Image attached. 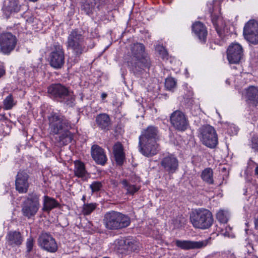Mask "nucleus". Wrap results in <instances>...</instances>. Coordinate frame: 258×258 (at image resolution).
I'll return each instance as SVG.
<instances>
[{
    "label": "nucleus",
    "mask_w": 258,
    "mask_h": 258,
    "mask_svg": "<svg viewBox=\"0 0 258 258\" xmlns=\"http://www.w3.org/2000/svg\"><path fill=\"white\" fill-rule=\"evenodd\" d=\"M49 129L52 135H57L56 140L61 145H67L73 139V134L70 131L71 122L61 113L52 112L48 116Z\"/></svg>",
    "instance_id": "nucleus-1"
},
{
    "label": "nucleus",
    "mask_w": 258,
    "mask_h": 258,
    "mask_svg": "<svg viewBox=\"0 0 258 258\" xmlns=\"http://www.w3.org/2000/svg\"><path fill=\"white\" fill-rule=\"evenodd\" d=\"M128 54L127 66L135 73L150 69L152 61L143 43L137 42L131 44Z\"/></svg>",
    "instance_id": "nucleus-2"
},
{
    "label": "nucleus",
    "mask_w": 258,
    "mask_h": 258,
    "mask_svg": "<svg viewBox=\"0 0 258 258\" xmlns=\"http://www.w3.org/2000/svg\"><path fill=\"white\" fill-rule=\"evenodd\" d=\"M160 140L159 131L157 127L150 125L142 131L139 137V150L144 156L150 157L157 154Z\"/></svg>",
    "instance_id": "nucleus-3"
},
{
    "label": "nucleus",
    "mask_w": 258,
    "mask_h": 258,
    "mask_svg": "<svg viewBox=\"0 0 258 258\" xmlns=\"http://www.w3.org/2000/svg\"><path fill=\"white\" fill-rule=\"evenodd\" d=\"M94 45V43L91 45H87L85 36L78 29H73L69 33L66 46L68 49L72 51L76 57H80L89 49L93 48Z\"/></svg>",
    "instance_id": "nucleus-4"
},
{
    "label": "nucleus",
    "mask_w": 258,
    "mask_h": 258,
    "mask_svg": "<svg viewBox=\"0 0 258 258\" xmlns=\"http://www.w3.org/2000/svg\"><path fill=\"white\" fill-rule=\"evenodd\" d=\"M49 97L54 100L73 106L75 101L74 92L69 87L60 83H54L47 87Z\"/></svg>",
    "instance_id": "nucleus-5"
},
{
    "label": "nucleus",
    "mask_w": 258,
    "mask_h": 258,
    "mask_svg": "<svg viewBox=\"0 0 258 258\" xmlns=\"http://www.w3.org/2000/svg\"><path fill=\"white\" fill-rule=\"evenodd\" d=\"M103 222L108 230H115L124 228L131 223L130 218L120 212L111 211L104 216Z\"/></svg>",
    "instance_id": "nucleus-6"
},
{
    "label": "nucleus",
    "mask_w": 258,
    "mask_h": 258,
    "mask_svg": "<svg viewBox=\"0 0 258 258\" xmlns=\"http://www.w3.org/2000/svg\"><path fill=\"white\" fill-rule=\"evenodd\" d=\"M190 220L195 228L205 230L211 227L214 218L209 210L201 208L192 212L190 215Z\"/></svg>",
    "instance_id": "nucleus-7"
},
{
    "label": "nucleus",
    "mask_w": 258,
    "mask_h": 258,
    "mask_svg": "<svg viewBox=\"0 0 258 258\" xmlns=\"http://www.w3.org/2000/svg\"><path fill=\"white\" fill-rule=\"evenodd\" d=\"M39 194L35 192L29 194L23 202L21 211L23 215L28 219L33 218L40 208Z\"/></svg>",
    "instance_id": "nucleus-8"
},
{
    "label": "nucleus",
    "mask_w": 258,
    "mask_h": 258,
    "mask_svg": "<svg viewBox=\"0 0 258 258\" xmlns=\"http://www.w3.org/2000/svg\"><path fill=\"white\" fill-rule=\"evenodd\" d=\"M50 66L55 69H60L64 64V52L62 45L58 43H54L51 47L49 55Z\"/></svg>",
    "instance_id": "nucleus-9"
},
{
    "label": "nucleus",
    "mask_w": 258,
    "mask_h": 258,
    "mask_svg": "<svg viewBox=\"0 0 258 258\" xmlns=\"http://www.w3.org/2000/svg\"><path fill=\"white\" fill-rule=\"evenodd\" d=\"M200 131L203 144L211 149L215 148L218 143V139L215 128L210 125H206L202 126Z\"/></svg>",
    "instance_id": "nucleus-10"
},
{
    "label": "nucleus",
    "mask_w": 258,
    "mask_h": 258,
    "mask_svg": "<svg viewBox=\"0 0 258 258\" xmlns=\"http://www.w3.org/2000/svg\"><path fill=\"white\" fill-rule=\"evenodd\" d=\"M17 43L16 37L11 33H4L0 35V52L9 55L16 47Z\"/></svg>",
    "instance_id": "nucleus-11"
},
{
    "label": "nucleus",
    "mask_w": 258,
    "mask_h": 258,
    "mask_svg": "<svg viewBox=\"0 0 258 258\" xmlns=\"http://www.w3.org/2000/svg\"><path fill=\"white\" fill-rule=\"evenodd\" d=\"M243 36L249 43L258 44V22L255 20H250L244 25Z\"/></svg>",
    "instance_id": "nucleus-12"
},
{
    "label": "nucleus",
    "mask_w": 258,
    "mask_h": 258,
    "mask_svg": "<svg viewBox=\"0 0 258 258\" xmlns=\"http://www.w3.org/2000/svg\"><path fill=\"white\" fill-rule=\"evenodd\" d=\"M170 122L173 127L179 131L184 132L189 126V121L185 114L180 110H175L170 116Z\"/></svg>",
    "instance_id": "nucleus-13"
},
{
    "label": "nucleus",
    "mask_w": 258,
    "mask_h": 258,
    "mask_svg": "<svg viewBox=\"0 0 258 258\" xmlns=\"http://www.w3.org/2000/svg\"><path fill=\"white\" fill-rule=\"evenodd\" d=\"M108 0H82L81 9L89 15L107 8Z\"/></svg>",
    "instance_id": "nucleus-14"
},
{
    "label": "nucleus",
    "mask_w": 258,
    "mask_h": 258,
    "mask_svg": "<svg viewBox=\"0 0 258 258\" xmlns=\"http://www.w3.org/2000/svg\"><path fill=\"white\" fill-rule=\"evenodd\" d=\"M38 244L42 249L49 252H55L57 244L53 236L48 233L43 232L38 237Z\"/></svg>",
    "instance_id": "nucleus-15"
},
{
    "label": "nucleus",
    "mask_w": 258,
    "mask_h": 258,
    "mask_svg": "<svg viewBox=\"0 0 258 258\" xmlns=\"http://www.w3.org/2000/svg\"><path fill=\"white\" fill-rule=\"evenodd\" d=\"M243 56L242 46L238 43L230 44L227 50V57L230 63H238Z\"/></svg>",
    "instance_id": "nucleus-16"
},
{
    "label": "nucleus",
    "mask_w": 258,
    "mask_h": 258,
    "mask_svg": "<svg viewBox=\"0 0 258 258\" xmlns=\"http://www.w3.org/2000/svg\"><path fill=\"white\" fill-rule=\"evenodd\" d=\"M211 240V237H209L206 239L200 241L176 240L175 243L177 247L182 249L189 250L203 248L209 244Z\"/></svg>",
    "instance_id": "nucleus-17"
},
{
    "label": "nucleus",
    "mask_w": 258,
    "mask_h": 258,
    "mask_svg": "<svg viewBox=\"0 0 258 258\" xmlns=\"http://www.w3.org/2000/svg\"><path fill=\"white\" fill-rule=\"evenodd\" d=\"M160 164L164 171L169 174L175 173L179 166V162L177 157L172 154L163 157Z\"/></svg>",
    "instance_id": "nucleus-18"
},
{
    "label": "nucleus",
    "mask_w": 258,
    "mask_h": 258,
    "mask_svg": "<svg viewBox=\"0 0 258 258\" xmlns=\"http://www.w3.org/2000/svg\"><path fill=\"white\" fill-rule=\"evenodd\" d=\"M29 176L26 171L22 170L18 172L15 180V186L16 190L19 193L27 192L29 186Z\"/></svg>",
    "instance_id": "nucleus-19"
},
{
    "label": "nucleus",
    "mask_w": 258,
    "mask_h": 258,
    "mask_svg": "<svg viewBox=\"0 0 258 258\" xmlns=\"http://www.w3.org/2000/svg\"><path fill=\"white\" fill-rule=\"evenodd\" d=\"M91 154L95 162L99 165H104L107 158L104 150L97 145H93L91 147Z\"/></svg>",
    "instance_id": "nucleus-20"
},
{
    "label": "nucleus",
    "mask_w": 258,
    "mask_h": 258,
    "mask_svg": "<svg viewBox=\"0 0 258 258\" xmlns=\"http://www.w3.org/2000/svg\"><path fill=\"white\" fill-rule=\"evenodd\" d=\"M7 244L12 247L20 246L23 241V237L20 232L10 231L8 232L6 237Z\"/></svg>",
    "instance_id": "nucleus-21"
},
{
    "label": "nucleus",
    "mask_w": 258,
    "mask_h": 258,
    "mask_svg": "<svg viewBox=\"0 0 258 258\" xmlns=\"http://www.w3.org/2000/svg\"><path fill=\"white\" fill-rule=\"evenodd\" d=\"M97 126L104 131H109L111 127V122L109 116L106 113H100L95 118Z\"/></svg>",
    "instance_id": "nucleus-22"
},
{
    "label": "nucleus",
    "mask_w": 258,
    "mask_h": 258,
    "mask_svg": "<svg viewBox=\"0 0 258 258\" xmlns=\"http://www.w3.org/2000/svg\"><path fill=\"white\" fill-rule=\"evenodd\" d=\"M192 30L202 42H206L208 32L206 27L203 23L200 22L194 23L192 25Z\"/></svg>",
    "instance_id": "nucleus-23"
},
{
    "label": "nucleus",
    "mask_w": 258,
    "mask_h": 258,
    "mask_svg": "<svg viewBox=\"0 0 258 258\" xmlns=\"http://www.w3.org/2000/svg\"><path fill=\"white\" fill-rule=\"evenodd\" d=\"M113 151L116 164L121 166L125 159L122 145L119 142L116 143L113 146Z\"/></svg>",
    "instance_id": "nucleus-24"
},
{
    "label": "nucleus",
    "mask_w": 258,
    "mask_h": 258,
    "mask_svg": "<svg viewBox=\"0 0 258 258\" xmlns=\"http://www.w3.org/2000/svg\"><path fill=\"white\" fill-rule=\"evenodd\" d=\"M211 21L217 33L220 37L223 36V28L224 24L222 18L218 13L213 12L211 15Z\"/></svg>",
    "instance_id": "nucleus-25"
},
{
    "label": "nucleus",
    "mask_w": 258,
    "mask_h": 258,
    "mask_svg": "<svg viewBox=\"0 0 258 258\" xmlns=\"http://www.w3.org/2000/svg\"><path fill=\"white\" fill-rule=\"evenodd\" d=\"M59 205L58 202L54 198L44 196L42 210L44 212H49L52 209L58 207Z\"/></svg>",
    "instance_id": "nucleus-26"
},
{
    "label": "nucleus",
    "mask_w": 258,
    "mask_h": 258,
    "mask_svg": "<svg viewBox=\"0 0 258 258\" xmlns=\"http://www.w3.org/2000/svg\"><path fill=\"white\" fill-rule=\"evenodd\" d=\"M246 96L255 106H258V89L253 86L249 87L246 91Z\"/></svg>",
    "instance_id": "nucleus-27"
},
{
    "label": "nucleus",
    "mask_w": 258,
    "mask_h": 258,
    "mask_svg": "<svg viewBox=\"0 0 258 258\" xmlns=\"http://www.w3.org/2000/svg\"><path fill=\"white\" fill-rule=\"evenodd\" d=\"M74 172L76 176L83 179L86 178L88 174L84 164L80 161L75 162Z\"/></svg>",
    "instance_id": "nucleus-28"
},
{
    "label": "nucleus",
    "mask_w": 258,
    "mask_h": 258,
    "mask_svg": "<svg viewBox=\"0 0 258 258\" xmlns=\"http://www.w3.org/2000/svg\"><path fill=\"white\" fill-rule=\"evenodd\" d=\"M122 187L126 190V194L133 195L140 189V186L133 184L128 181L126 179H123L121 181Z\"/></svg>",
    "instance_id": "nucleus-29"
},
{
    "label": "nucleus",
    "mask_w": 258,
    "mask_h": 258,
    "mask_svg": "<svg viewBox=\"0 0 258 258\" xmlns=\"http://www.w3.org/2000/svg\"><path fill=\"white\" fill-rule=\"evenodd\" d=\"M201 177L202 180L208 184H213V172L211 168H207L202 172Z\"/></svg>",
    "instance_id": "nucleus-30"
},
{
    "label": "nucleus",
    "mask_w": 258,
    "mask_h": 258,
    "mask_svg": "<svg viewBox=\"0 0 258 258\" xmlns=\"http://www.w3.org/2000/svg\"><path fill=\"white\" fill-rule=\"evenodd\" d=\"M126 239L123 238H118L116 239L113 243L114 248L118 250L119 252L123 253L125 251L127 248L126 246Z\"/></svg>",
    "instance_id": "nucleus-31"
},
{
    "label": "nucleus",
    "mask_w": 258,
    "mask_h": 258,
    "mask_svg": "<svg viewBox=\"0 0 258 258\" xmlns=\"http://www.w3.org/2000/svg\"><path fill=\"white\" fill-rule=\"evenodd\" d=\"M20 9V5L19 4L18 0H9L7 6V9L11 13L18 12Z\"/></svg>",
    "instance_id": "nucleus-32"
},
{
    "label": "nucleus",
    "mask_w": 258,
    "mask_h": 258,
    "mask_svg": "<svg viewBox=\"0 0 258 258\" xmlns=\"http://www.w3.org/2000/svg\"><path fill=\"white\" fill-rule=\"evenodd\" d=\"M96 203H84L83 206L82 213L84 215H89L96 208Z\"/></svg>",
    "instance_id": "nucleus-33"
},
{
    "label": "nucleus",
    "mask_w": 258,
    "mask_h": 258,
    "mask_svg": "<svg viewBox=\"0 0 258 258\" xmlns=\"http://www.w3.org/2000/svg\"><path fill=\"white\" fill-rule=\"evenodd\" d=\"M15 104L12 94L8 95L3 101L4 108L6 110L11 109Z\"/></svg>",
    "instance_id": "nucleus-34"
},
{
    "label": "nucleus",
    "mask_w": 258,
    "mask_h": 258,
    "mask_svg": "<svg viewBox=\"0 0 258 258\" xmlns=\"http://www.w3.org/2000/svg\"><path fill=\"white\" fill-rule=\"evenodd\" d=\"M126 243L125 247L127 248L125 249V250L133 251L137 249V244L134 240L126 239Z\"/></svg>",
    "instance_id": "nucleus-35"
},
{
    "label": "nucleus",
    "mask_w": 258,
    "mask_h": 258,
    "mask_svg": "<svg viewBox=\"0 0 258 258\" xmlns=\"http://www.w3.org/2000/svg\"><path fill=\"white\" fill-rule=\"evenodd\" d=\"M176 82L173 78H168L165 80V87L169 90H171L176 86Z\"/></svg>",
    "instance_id": "nucleus-36"
},
{
    "label": "nucleus",
    "mask_w": 258,
    "mask_h": 258,
    "mask_svg": "<svg viewBox=\"0 0 258 258\" xmlns=\"http://www.w3.org/2000/svg\"><path fill=\"white\" fill-rule=\"evenodd\" d=\"M217 219L221 223H226L228 221V218L226 214L223 210H220L217 213Z\"/></svg>",
    "instance_id": "nucleus-37"
},
{
    "label": "nucleus",
    "mask_w": 258,
    "mask_h": 258,
    "mask_svg": "<svg viewBox=\"0 0 258 258\" xmlns=\"http://www.w3.org/2000/svg\"><path fill=\"white\" fill-rule=\"evenodd\" d=\"M102 183L100 181H94L90 185V187L93 192L99 191L102 187Z\"/></svg>",
    "instance_id": "nucleus-38"
},
{
    "label": "nucleus",
    "mask_w": 258,
    "mask_h": 258,
    "mask_svg": "<svg viewBox=\"0 0 258 258\" xmlns=\"http://www.w3.org/2000/svg\"><path fill=\"white\" fill-rule=\"evenodd\" d=\"M34 244V240L33 237H30L27 239L26 245L27 249V252L30 253L33 249Z\"/></svg>",
    "instance_id": "nucleus-39"
},
{
    "label": "nucleus",
    "mask_w": 258,
    "mask_h": 258,
    "mask_svg": "<svg viewBox=\"0 0 258 258\" xmlns=\"http://www.w3.org/2000/svg\"><path fill=\"white\" fill-rule=\"evenodd\" d=\"M251 147L255 151H258V136H254L251 140Z\"/></svg>",
    "instance_id": "nucleus-40"
},
{
    "label": "nucleus",
    "mask_w": 258,
    "mask_h": 258,
    "mask_svg": "<svg viewBox=\"0 0 258 258\" xmlns=\"http://www.w3.org/2000/svg\"><path fill=\"white\" fill-rule=\"evenodd\" d=\"M193 93L192 92H189V94L186 97L185 96L184 98V102L185 103L187 104L188 106H190L193 104L194 99L192 98Z\"/></svg>",
    "instance_id": "nucleus-41"
},
{
    "label": "nucleus",
    "mask_w": 258,
    "mask_h": 258,
    "mask_svg": "<svg viewBox=\"0 0 258 258\" xmlns=\"http://www.w3.org/2000/svg\"><path fill=\"white\" fill-rule=\"evenodd\" d=\"M5 74V70L4 69L0 66V78L3 77Z\"/></svg>",
    "instance_id": "nucleus-42"
},
{
    "label": "nucleus",
    "mask_w": 258,
    "mask_h": 258,
    "mask_svg": "<svg viewBox=\"0 0 258 258\" xmlns=\"http://www.w3.org/2000/svg\"><path fill=\"white\" fill-rule=\"evenodd\" d=\"M254 225L255 229L258 230V218L255 220Z\"/></svg>",
    "instance_id": "nucleus-43"
},
{
    "label": "nucleus",
    "mask_w": 258,
    "mask_h": 258,
    "mask_svg": "<svg viewBox=\"0 0 258 258\" xmlns=\"http://www.w3.org/2000/svg\"><path fill=\"white\" fill-rule=\"evenodd\" d=\"M107 96V94H106V93H102L101 94V98L103 100V99H104L105 98H106Z\"/></svg>",
    "instance_id": "nucleus-44"
},
{
    "label": "nucleus",
    "mask_w": 258,
    "mask_h": 258,
    "mask_svg": "<svg viewBox=\"0 0 258 258\" xmlns=\"http://www.w3.org/2000/svg\"><path fill=\"white\" fill-rule=\"evenodd\" d=\"M167 53L166 51H165L163 49V56L165 57L167 55Z\"/></svg>",
    "instance_id": "nucleus-45"
},
{
    "label": "nucleus",
    "mask_w": 258,
    "mask_h": 258,
    "mask_svg": "<svg viewBox=\"0 0 258 258\" xmlns=\"http://www.w3.org/2000/svg\"><path fill=\"white\" fill-rule=\"evenodd\" d=\"M255 173L256 175H258V166L255 168Z\"/></svg>",
    "instance_id": "nucleus-46"
},
{
    "label": "nucleus",
    "mask_w": 258,
    "mask_h": 258,
    "mask_svg": "<svg viewBox=\"0 0 258 258\" xmlns=\"http://www.w3.org/2000/svg\"><path fill=\"white\" fill-rule=\"evenodd\" d=\"M85 200H86V197H85V196H83L82 197V200L84 202H85Z\"/></svg>",
    "instance_id": "nucleus-47"
},
{
    "label": "nucleus",
    "mask_w": 258,
    "mask_h": 258,
    "mask_svg": "<svg viewBox=\"0 0 258 258\" xmlns=\"http://www.w3.org/2000/svg\"><path fill=\"white\" fill-rule=\"evenodd\" d=\"M226 83L227 84H228V85H229V84H230V82H229V80H227L226 81Z\"/></svg>",
    "instance_id": "nucleus-48"
},
{
    "label": "nucleus",
    "mask_w": 258,
    "mask_h": 258,
    "mask_svg": "<svg viewBox=\"0 0 258 258\" xmlns=\"http://www.w3.org/2000/svg\"><path fill=\"white\" fill-rule=\"evenodd\" d=\"M0 116L1 117V119H2V118H3L4 117V115L0 114Z\"/></svg>",
    "instance_id": "nucleus-49"
}]
</instances>
